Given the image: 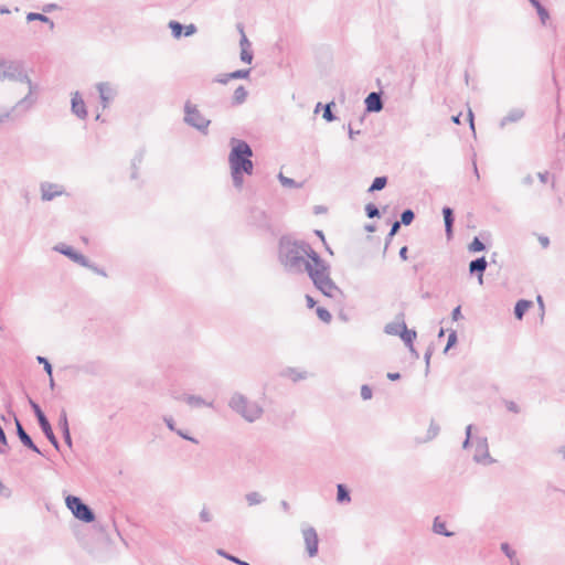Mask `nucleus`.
I'll use <instances>...</instances> for the list:
<instances>
[{
  "mask_svg": "<svg viewBox=\"0 0 565 565\" xmlns=\"http://www.w3.org/2000/svg\"><path fill=\"white\" fill-rule=\"evenodd\" d=\"M312 247L303 241H289L281 238L279 245V260L290 274H301L311 263Z\"/></svg>",
  "mask_w": 565,
  "mask_h": 565,
  "instance_id": "1",
  "label": "nucleus"
},
{
  "mask_svg": "<svg viewBox=\"0 0 565 565\" xmlns=\"http://www.w3.org/2000/svg\"><path fill=\"white\" fill-rule=\"evenodd\" d=\"M311 263L305 271L308 273L315 287L324 296L334 298L342 295V290L334 284L330 277V266L320 257L317 252H312Z\"/></svg>",
  "mask_w": 565,
  "mask_h": 565,
  "instance_id": "2",
  "label": "nucleus"
},
{
  "mask_svg": "<svg viewBox=\"0 0 565 565\" xmlns=\"http://www.w3.org/2000/svg\"><path fill=\"white\" fill-rule=\"evenodd\" d=\"M231 146L232 149L228 156L231 170H235V173L243 171L250 175L254 170L252 147L245 140L236 138L231 139Z\"/></svg>",
  "mask_w": 565,
  "mask_h": 565,
  "instance_id": "3",
  "label": "nucleus"
},
{
  "mask_svg": "<svg viewBox=\"0 0 565 565\" xmlns=\"http://www.w3.org/2000/svg\"><path fill=\"white\" fill-rule=\"evenodd\" d=\"M228 407L248 423L256 422L264 413L258 403L249 401L245 395L237 392L231 396Z\"/></svg>",
  "mask_w": 565,
  "mask_h": 565,
  "instance_id": "4",
  "label": "nucleus"
},
{
  "mask_svg": "<svg viewBox=\"0 0 565 565\" xmlns=\"http://www.w3.org/2000/svg\"><path fill=\"white\" fill-rule=\"evenodd\" d=\"M19 83L28 85V94L13 106V117H23L38 102L36 93L39 92V85L32 82L28 71L25 72V78H22Z\"/></svg>",
  "mask_w": 565,
  "mask_h": 565,
  "instance_id": "5",
  "label": "nucleus"
},
{
  "mask_svg": "<svg viewBox=\"0 0 565 565\" xmlns=\"http://www.w3.org/2000/svg\"><path fill=\"white\" fill-rule=\"evenodd\" d=\"M183 121L203 135H207L209 132L211 120L203 116L198 106L192 104L190 100L184 104Z\"/></svg>",
  "mask_w": 565,
  "mask_h": 565,
  "instance_id": "6",
  "label": "nucleus"
},
{
  "mask_svg": "<svg viewBox=\"0 0 565 565\" xmlns=\"http://www.w3.org/2000/svg\"><path fill=\"white\" fill-rule=\"evenodd\" d=\"M25 64L21 60L0 58V81L20 82L25 78Z\"/></svg>",
  "mask_w": 565,
  "mask_h": 565,
  "instance_id": "7",
  "label": "nucleus"
},
{
  "mask_svg": "<svg viewBox=\"0 0 565 565\" xmlns=\"http://www.w3.org/2000/svg\"><path fill=\"white\" fill-rule=\"evenodd\" d=\"M65 504L77 520L85 523H90L95 520L94 511L81 498L70 494L65 498Z\"/></svg>",
  "mask_w": 565,
  "mask_h": 565,
  "instance_id": "8",
  "label": "nucleus"
},
{
  "mask_svg": "<svg viewBox=\"0 0 565 565\" xmlns=\"http://www.w3.org/2000/svg\"><path fill=\"white\" fill-rule=\"evenodd\" d=\"M28 401H29V404H30L36 419H38L39 426L41 427L43 434L49 439V441L52 444V446L56 450H60V443H58L56 436L54 435L51 424H50L49 419L46 418L45 414L43 413V411L41 409L40 405L36 402H34L31 397H28Z\"/></svg>",
  "mask_w": 565,
  "mask_h": 565,
  "instance_id": "9",
  "label": "nucleus"
},
{
  "mask_svg": "<svg viewBox=\"0 0 565 565\" xmlns=\"http://www.w3.org/2000/svg\"><path fill=\"white\" fill-rule=\"evenodd\" d=\"M476 450L473 455V459L476 462L490 465L494 462L489 452L488 440L486 437H478L475 440Z\"/></svg>",
  "mask_w": 565,
  "mask_h": 565,
  "instance_id": "10",
  "label": "nucleus"
},
{
  "mask_svg": "<svg viewBox=\"0 0 565 565\" xmlns=\"http://www.w3.org/2000/svg\"><path fill=\"white\" fill-rule=\"evenodd\" d=\"M302 536L306 544V550L310 557H313L318 554V545L319 539L317 531L312 526H307L302 529Z\"/></svg>",
  "mask_w": 565,
  "mask_h": 565,
  "instance_id": "11",
  "label": "nucleus"
},
{
  "mask_svg": "<svg viewBox=\"0 0 565 565\" xmlns=\"http://www.w3.org/2000/svg\"><path fill=\"white\" fill-rule=\"evenodd\" d=\"M96 89L99 93L103 108H107L110 102L116 97L117 89L108 82H100L96 84Z\"/></svg>",
  "mask_w": 565,
  "mask_h": 565,
  "instance_id": "12",
  "label": "nucleus"
},
{
  "mask_svg": "<svg viewBox=\"0 0 565 565\" xmlns=\"http://www.w3.org/2000/svg\"><path fill=\"white\" fill-rule=\"evenodd\" d=\"M14 424H15L17 435H18L20 441L22 443V445L39 455H43L42 451L40 450V448L33 443L30 435L24 430L18 416H14Z\"/></svg>",
  "mask_w": 565,
  "mask_h": 565,
  "instance_id": "13",
  "label": "nucleus"
},
{
  "mask_svg": "<svg viewBox=\"0 0 565 565\" xmlns=\"http://www.w3.org/2000/svg\"><path fill=\"white\" fill-rule=\"evenodd\" d=\"M54 249L65 256H67L70 259L75 262L76 264L81 266H88V258L85 257L83 254L76 252L73 247L60 244L54 247Z\"/></svg>",
  "mask_w": 565,
  "mask_h": 565,
  "instance_id": "14",
  "label": "nucleus"
},
{
  "mask_svg": "<svg viewBox=\"0 0 565 565\" xmlns=\"http://www.w3.org/2000/svg\"><path fill=\"white\" fill-rule=\"evenodd\" d=\"M41 190V199L43 201H52L56 196H60L64 193V189L62 185L51 182H42L40 185Z\"/></svg>",
  "mask_w": 565,
  "mask_h": 565,
  "instance_id": "15",
  "label": "nucleus"
},
{
  "mask_svg": "<svg viewBox=\"0 0 565 565\" xmlns=\"http://www.w3.org/2000/svg\"><path fill=\"white\" fill-rule=\"evenodd\" d=\"M71 110L79 119H85L87 117L86 105L78 92L72 94Z\"/></svg>",
  "mask_w": 565,
  "mask_h": 565,
  "instance_id": "16",
  "label": "nucleus"
},
{
  "mask_svg": "<svg viewBox=\"0 0 565 565\" xmlns=\"http://www.w3.org/2000/svg\"><path fill=\"white\" fill-rule=\"evenodd\" d=\"M365 108L370 113H379L383 109V100L381 93L372 92L370 93L365 100Z\"/></svg>",
  "mask_w": 565,
  "mask_h": 565,
  "instance_id": "17",
  "label": "nucleus"
},
{
  "mask_svg": "<svg viewBox=\"0 0 565 565\" xmlns=\"http://www.w3.org/2000/svg\"><path fill=\"white\" fill-rule=\"evenodd\" d=\"M488 263L486 260V257H478L470 262L469 264V273L470 275H477L479 282H483V274L487 269Z\"/></svg>",
  "mask_w": 565,
  "mask_h": 565,
  "instance_id": "18",
  "label": "nucleus"
},
{
  "mask_svg": "<svg viewBox=\"0 0 565 565\" xmlns=\"http://www.w3.org/2000/svg\"><path fill=\"white\" fill-rule=\"evenodd\" d=\"M443 215H444V222H445V232L446 236L448 238H451L452 236V228H454V222H455V215L454 210L449 206L443 207Z\"/></svg>",
  "mask_w": 565,
  "mask_h": 565,
  "instance_id": "19",
  "label": "nucleus"
},
{
  "mask_svg": "<svg viewBox=\"0 0 565 565\" xmlns=\"http://www.w3.org/2000/svg\"><path fill=\"white\" fill-rule=\"evenodd\" d=\"M403 330L399 334L401 339L404 341L406 345H408L411 352L416 353L413 341L416 339V331L415 330H408L405 322H403Z\"/></svg>",
  "mask_w": 565,
  "mask_h": 565,
  "instance_id": "20",
  "label": "nucleus"
},
{
  "mask_svg": "<svg viewBox=\"0 0 565 565\" xmlns=\"http://www.w3.org/2000/svg\"><path fill=\"white\" fill-rule=\"evenodd\" d=\"M433 532L438 534V535H444V536H447V537H451L455 535L454 532H450L446 529V522L441 520L440 516H436L434 519V523H433Z\"/></svg>",
  "mask_w": 565,
  "mask_h": 565,
  "instance_id": "21",
  "label": "nucleus"
},
{
  "mask_svg": "<svg viewBox=\"0 0 565 565\" xmlns=\"http://www.w3.org/2000/svg\"><path fill=\"white\" fill-rule=\"evenodd\" d=\"M523 116H524V111L522 109H519V108L512 109L509 111V114L507 116H504L501 119L500 126L504 127L505 125H508L510 122H516L521 118H523Z\"/></svg>",
  "mask_w": 565,
  "mask_h": 565,
  "instance_id": "22",
  "label": "nucleus"
},
{
  "mask_svg": "<svg viewBox=\"0 0 565 565\" xmlns=\"http://www.w3.org/2000/svg\"><path fill=\"white\" fill-rule=\"evenodd\" d=\"M183 399L191 407L213 406L212 402H206L205 399L198 395H184Z\"/></svg>",
  "mask_w": 565,
  "mask_h": 565,
  "instance_id": "23",
  "label": "nucleus"
},
{
  "mask_svg": "<svg viewBox=\"0 0 565 565\" xmlns=\"http://www.w3.org/2000/svg\"><path fill=\"white\" fill-rule=\"evenodd\" d=\"M531 300L521 299L519 300L514 306V316L518 320H521L525 312L529 310V308L532 307Z\"/></svg>",
  "mask_w": 565,
  "mask_h": 565,
  "instance_id": "24",
  "label": "nucleus"
},
{
  "mask_svg": "<svg viewBox=\"0 0 565 565\" xmlns=\"http://www.w3.org/2000/svg\"><path fill=\"white\" fill-rule=\"evenodd\" d=\"M337 501L338 503L342 504V503H349L351 501V495H350V491L349 489L342 484V483H339L337 486Z\"/></svg>",
  "mask_w": 565,
  "mask_h": 565,
  "instance_id": "25",
  "label": "nucleus"
},
{
  "mask_svg": "<svg viewBox=\"0 0 565 565\" xmlns=\"http://www.w3.org/2000/svg\"><path fill=\"white\" fill-rule=\"evenodd\" d=\"M245 500L249 507H254L265 502V497L258 491H250L245 494Z\"/></svg>",
  "mask_w": 565,
  "mask_h": 565,
  "instance_id": "26",
  "label": "nucleus"
},
{
  "mask_svg": "<svg viewBox=\"0 0 565 565\" xmlns=\"http://www.w3.org/2000/svg\"><path fill=\"white\" fill-rule=\"evenodd\" d=\"M26 20L29 22L41 21V22L47 23L51 30L54 29V22L49 17H46L42 13L30 12L26 15Z\"/></svg>",
  "mask_w": 565,
  "mask_h": 565,
  "instance_id": "27",
  "label": "nucleus"
},
{
  "mask_svg": "<svg viewBox=\"0 0 565 565\" xmlns=\"http://www.w3.org/2000/svg\"><path fill=\"white\" fill-rule=\"evenodd\" d=\"M247 90L245 89L244 86H238L235 90H234V94H233V104L234 105H241L243 104L246 98H247Z\"/></svg>",
  "mask_w": 565,
  "mask_h": 565,
  "instance_id": "28",
  "label": "nucleus"
},
{
  "mask_svg": "<svg viewBox=\"0 0 565 565\" xmlns=\"http://www.w3.org/2000/svg\"><path fill=\"white\" fill-rule=\"evenodd\" d=\"M387 184V178L386 177H376L372 184L370 185L367 192L372 193L375 191L383 190Z\"/></svg>",
  "mask_w": 565,
  "mask_h": 565,
  "instance_id": "29",
  "label": "nucleus"
},
{
  "mask_svg": "<svg viewBox=\"0 0 565 565\" xmlns=\"http://www.w3.org/2000/svg\"><path fill=\"white\" fill-rule=\"evenodd\" d=\"M415 218V213L411 209H406L401 214V220L398 222H402V225L408 226L413 223Z\"/></svg>",
  "mask_w": 565,
  "mask_h": 565,
  "instance_id": "30",
  "label": "nucleus"
},
{
  "mask_svg": "<svg viewBox=\"0 0 565 565\" xmlns=\"http://www.w3.org/2000/svg\"><path fill=\"white\" fill-rule=\"evenodd\" d=\"M169 28L171 30L172 35L175 39H179L184 31V26L180 22L174 21V20L169 22Z\"/></svg>",
  "mask_w": 565,
  "mask_h": 565,
  "instance_id": "31",
  "label": "nucleus"
},
{
  "mask_svg": "<svg viewBox=\"0 0 565 565\" xmlns=\"http://www.w3.org/2000/svg\"><path fill=\"white\" fill-rule=\"evenodd\" d=\"M535 9H536V12L540 17V20L543 24L546 23V21L550 19V13L541 4L540 1L535 2V4H532Z\"/></svg>",
  "mask_w": 565,
  "mask_h": 565,
  "instance_id": "32",
  "label": "nucleus"
},
{
  "mask_svg": "<svg viewBox=\"0 0 565 565\" xmlns=\"http://www.w3.org/2000/svg\"><path fill=\"white\" fill-rule=\"evenodd\" d=\"M334 106H335L334 102H330V103L326 104L324 107H323V115H322V117L328 122H331V121L335 120V118H337L334 116L333 111H332V107H334Z\"/></svg>",
  "mask_w": 565,
  "mask_h": 565,
  "instance_id": "33",
  "label": "nucleus"
},
{
  "mask_svg": "<svg viewBox=\"0 0 565 565\" xmlns=\"http://www.w3.org/2000/svg\"><path fill=\"white\" fill-rule=\"evenodd\" d=\"M278 179L285 188H300L301 184L296 182L294 179L284 175L281 172L278 174Z\"/></svg>",
  "mask_w": 565,
  "mask_h": 565,
  "instance_id": "34",
  "label": "nucleus"
},
{
  "mask_svg": "<svg viewBox=\"0 0 565 565\" xmlns=\"http://www.w3.org/2000/svg\"><path fill=\"white\" fill-rule=\"evenodd\" d=\"M216 553H217L220 556H222V557H224V558H226V559H228V561H231V562H233V563H235V564H238V565H250V564H248L247 562H245V561H241V559H239V558H237L236 556L228 554L226 551H224V550H222V548H218V550L216 551Z\"/></svg>",
  "mask_w": 565,
  "mask_h": 565,
  "instance_id": "35",
  "label": "nucleus"
},
{
  "mask_svg": "<svg viewBox=\"0 0 565 565\" xmlns=\"http://www.w3.org/2000/svg\"><path fill=\"white\" fill-rule=\"evenodd\" d=\"M403 322L402 323H387L384 328L385 333L392 334V335H399L403 330Z\"/></svg>",
  "mask_w": 565,
  "mask_h": 565,
  "instance_id": "36",
  "label": "nucleus"
},
{
  "mask_svg": "<svg viewBox=\"0 0 565 565\" xmlns=\"http://www.w3.org/2000/svg\"><path fill=\"white\" fill-rule=\"evenodd\" d=\"M468 249L472 253L483 252L486 249V245L478 237H475L469 244Z\"/></svg>",
  "mask_w": 565,
  "mask_h": 565,
  "instance_id": "37",
  "label": "nucleus"
},
{
  "mask_svg": "<svg viewBox=\"0 0 565 565\" xmlns=\"http://www.w3.org/2000/svg\"><path fill=\"white\" fill-rule=\"evenodd\" d=\"M18 118L19 117H13V107L11 109L0 107V125L7 120H10V119L14 120Z\"/></svg>",
  "mask_w": 565,
  "mask_h": 565,
  "instance_id": "38",
  "label": "nucleus"
},
{
  "mask_svg": "<svg viewBox=\"0 0 565 565\" xmlns=\"http://www.w3.org/2000/svg\"><path fill=\"white\" fill-rule=\"evenodd\" d=\"M365 214L369 218L380 217V210L373 203H367L365 205Z\"/></svg>",
  "mask_w": 565,
  "mask_h": 565,
  "instance_id": "39",
  "label": "nucleus"
},
{
  "mask_svg": "<svg viewBox=\"0 0 565 565\" xmlns=\"http://www.w3.org/2000/svg\"><path fill=\"white\" fill-rule=\"evenodd\" d=\"M245 172L243 171H238V173H235V170H231V174H232V179H233V184L236 189H241L243 186V174Z\"/></svg>",
  "mask_w": 565,
  "mask_h": 565,
  "instance_id": "40",
  "label": "nucleus"
},
{
  "mask_svg": "<svg viewBox=\"0 0 565 565\" xmlns=\"http://www.w3.org/2000/svg\"><path fill=\"white\" fill-rule=\"evenodd\" d=\"M253 217L259 222V226H267V216L264 211L262 210H253L252 212Z\"/></svg>",
  "mask_w": 565,
  "mask_h": 565,
  "instance_id": "41",
  "label": "nucleus"
},
{
  "mask_svg": "<svg viewBox=\"0 0 565 565\" xmlns=\"http://www.w3.org/2000/svg\"><path fill=\"white\" fill-rule=\"evenodd\" d=\"M317 316L319 317L320 320H322L326 323H329L332 319L331 313L323 307L317 308Z\"/></svg>",
  "mask_w": 565,
  "mask_h": 565,
  "instance_id": "42",
  "label": "nucleus"
},
{
  "mask_svg": "<svg viewBox=\"0 0 565 565\" xmlns=\"http://www.w3.org/2000/svg\"><path fill=\"white\" fill-rule=\"evenodd\" d=\"M36 360L40 364H43L44 371L47 373V375L50 377H52L53 367H52V364L50 363V361L46 358L41 356V355L36 356Z\"/></svg>",
  "mask_w": 565,
  "mask_h": 565,
  "instance_id": "43",
  "label": "nucleus"
},
{
  "mask_svg": "<svg viewBox=\"0 0 565 565\" xmlns=\"http://www.w3.org/2000/svg\"><path fill=\"white\" fill-rule=\"evenodd\" d=\"M249 73L250 70H237L227 74V77H231L232 79L246 78L248 77Z\"/></svg>",
  "mask_w": 565,
  "mask_h": 565,
  "instance_id": "44",
  "label": "nucleus"
},
{
  "mask_svg": "<svg viewBox=\"0 0 565 565\" xmlns=\"http://www.w3.org/2000/svg\"><path fill=\"white\" fill-rule=\"evenodd\" d=\"M199 518H200V521L203 522V523H209L212 521L213 519V515L212 513L209 511V509L204 505L202 508V510L200 511V514H199Z\"/></svg>",
  "mask_w": 565,
  "mask_h": 565,
  "instance_id": "45",
  "label": "nucleus"
},
{
  "mask_svg": "<svg viewBox=\"0 0 565 565\" xmlns=\"http://www.w3.org/2000/svg\"><path fill=\"white\" fill-rule=\"evenodd\" d=\"M8 446L9 445H8L7 436H6L2 427L0 426V454H6Z\"/></svg>",
  "mask_w": 565,
  "mask_h": 565,
  "instance_id": "46",
  "label": "nucleus"
},
{
  "mask_svg": "<svg viewBox=\"0 0 565 565\" xmlns=\"http://www.w3.org/2000/svg\"><path fill=\"white\" fill-rule=\"evenodd\" d=\"M241 60L244 63L250 64L253 61V52L250 49H243L241 50Z\"/></svg>",
  "mask_w": 565,
  "mask_h": 565,
  "instance_id": "47",
  "label": "nucleus"
},
{
  "mask_svg": "<svg viewBox=\"0 0 565 565\" xmlns=\"http://www.w3.org/2000/svg\"><path fill=\"white\" fill-rule=\"evenodd\" d=\"M457 342V332L451 331L448 335L447 344L445 347L444 352L446 353L450 348H452Z\"/></svg>",
  "mask_w": 565,
  "mask_h": 565,
  "instance_id": "48",
  "label": "nucleus"
},
{
  "mask_svg": "<svg viewBox=\"0 0 565 565\" xmlns=\"http://www.w3.org/2000/svg\"><path fill=\"white\" fill-rule=\"evenodd\" d=\"M58 426L61 428V431H64V429L70 430L68 420L65 412H62L60 416Z\"/></svg>",
  "mask_w": 565,
  "mask_h": 565,
  "instance_id": "49",
  "label": "nucleus"
},
{
  "mask_svg": "<svg viewBox=\"0 0 565 565\" xmlns=\"http://www.w3.org/2000/svg\"><path fill=\"white\" fill-rule=\"evenodd\" d=\"M4 406H6V409H7V414L14 419V416H17V414L12 409V398H11V396H7V398H4Z\"/></svg>",
  "mask_w": 565,
  "mask_h": 565,
  "instance_id": "50",
  "label": "nucleus"
},
{
  "mask_svg": "<svg viewBox=\"0 0 565 565\" xmlns=\"http://www.w3.org/2000/svg\"><path fill=\"white\" fill-rule=\"evenodd\" d=\"M501 551L509 557L510 559L514 558L515 551L511 548V546L508 543L501 544Z\"/></svg>",
  "mask_w": 565,
  "mask_h": 565,
  "instance_id": "51",
  "label": "nucleus"
},
{
  "mask_svg": "<svg viewBox=\"0 0 565 565\" xmlns=\"http://www.w3.org/2000/svg\"><path fill=\"white\" fill-rule=\"evenodd\" d=\"M85 267L90 269L92 271H94L97 275L106 276V271L103 268L98 267L97 265L93 264L89 259H88V266H85Z\"/></svg>",
  "mask_w": 565,
  "mask_h": 565,
  "instance_id": "52",
  "label": "nucleus"
},
{
  "mask_svg": "<svg viewBox=\"0 0 565 565\" xmlns=\"http://www.w3.org/2000/svg\"><path fill=\"white\" fill-rule=\"evenodd\" d=\"M142 162V153H138L134 160H132V168H134V172L131 173V178L132 179H136L137 178V172H136V169H137V166L140 164Z\"/></svg>",
  "mask_w": 565,
  "mask_h": 565,
  "instance_id": "53",
  "label": "nucleus"
},
{
  "mask_svg": "<svg viewBox=\"0 0 565 565\" xmlns=\"http://www.w3.org/2000/svg\"><path fill=\"white\" fill-rule=\"evenodd\" d=\"M361 397L364 399V401H367L370 398H372V390L369 385H362L361 387Z\"/></svg>",
  "mask_w": 565,
  "mask_h": 565,
  "instance_id": "54",
  "label": "nucleus"
},
{
  "mask_svg": "<svg viewBox=\"0 0 565 565\" xmlns=\"http://www.w3.org/2000/svg\"><path fill=\"white\" fill-rule=\"evenodd\" d=\"M439 433V426L437 424H435L434 422H431L430 426H429V429H428V438L431 439L434 437H436Z\"/></svg>",
  "mask_w": 565,
  "mask_h": 565,
  "instance_id": "55",
  "label": "nucleus"
},
{
  "mask_svg": "<svg viewBox=\"0 0 565 565\" xmlns=\"http://www.w3.org/2000/svg\"><path fill=\"white\" fill-rule=\"evenodd\" d=\"M174 433H177L181 438L185 439V440H189L191 443H194V444H198V439H195L194 437H191L188 433L181 430V429H177Z\"/></svg>",
  "mask_w": 565,
  "mask_h": 565,
  "instance_id": "56",
  "label": "nucleus"
},
{
  "mask_svg": "<svg viewBox=\"0 0 565 565\" xmlns=\"http://www.w3.org/2000/svg\"><path fill=\"white\" fill-rule=\"evenodd\" d=\"M163 422L166 423L167 427L171 430V431H175L177 428H175V422L174 419L171 417V416H164L163 417Z\"/></svg>",
  "mask_w": 565,
  "mask_h": 565,
  "instance_id": "57",
  "label": "nucleus"
},
{
  "mask_svg": "<svg viewBox=\"0 0 565 565\" xmlns=\"http://www.w3.org/2000/svg\"><path fill=\"white\" fill-rule=\"evenodd\" d=\"M196 31H198L196 26L191 23V24L184 26L183 34H184V36H191L194 33H196Z\"/></svg>",
  "mask_w": 565,
  "mask_h": 565,
  "instance_id": "58",
  "label": "nucleus"
},
{
  "mask_svg": "<svg viewBox=\"0 0 565 565\" xmlns=\"http://www.w3.org/2000/svg\"><path fill=\"white\" fill-rule=\"evenodd\" d=\"M505 406L508 408L509 412H512V413H520V407L518 406L516 403L512 402V401H509L505 403Z\"/></svg>",
  "mask_w": 565,
  "mask_h": 565,
  "instance_id": "59",
  "label": "nucleus"
},
{
  "mask_svg": "<svg viewBox=\"0 0 565 565\" xmlns=\"http://www.w3.org/2000/svg\"><path fill=\"white\" fill-rule=\"evenodd\" d=\"M241 50L243 49H250L252 43L247 39L246 34H243V36L239 40Z\"/></svg>",
  "mask_w": 565,
  "mask_h": 565,
  "instance_id": "60",
  "label": "nucleus"
},
{
  "mask_svg": "<svg viewBox=\"0 0 565 565\" xmlns=\"http://www.w3.org/2000/svg\"><path fill=\"white\" fill-rule=\"evenodd\" d=\"M62 436H63V439H64L65 444L71 448L72 445H73L72 437H71V431L64 429V431H62Z\"/></svg>",
  "mask_w": 565,
  "mask_h": 565,
  "instance_id": "61",
  "label": "nucleus"
},
{
  "mask_svg": "<svg viewBox=\"0 0 565 565\" xmlns=\"http://www.w3.org/2000/svg\"><path fill=\"white\" fill-rule=\"evenodd\" d=\"M401 225H402V222L395 221L392 224V227H391V231H390V236H395L398 233V231L401 228Z\"/></svg>",
  "mask_w": 565,
  "mask_h": 565,
  "instance_id": "62",
  "label": "nucleus"
},
{
  "mask_svg": "<svg viewBox=\"0 0 565 565\" xmlns=\"http://www.w3.org/2000/svg\"><path fill=\"white\" fill-rule=\"evenodd\" d=\"M537 239L543 248H547L550 246V238L545 235H539Z\"/></svg>",
  "mask_w": 565,
  "mask_h": 565,
  "instance_id": "63",
  "label": "nucleus"
},
{
  "mask_svg": "<svg viewBox=\"0 0 565 565\" xmlns=\"http://www.w3.org/2000/svg\"><path fill=\"white\" fill-rule=\"evenodd\" d=\"M451 318L452 320L457 321L459 320L460 318H462V315H461V307L460 306H457L452 312H451Z\"/></svg>",
  "mask_w": 565,
  "mask_h": 565,
  "instance_id": "64",
  "label": "nucleus"
}]
</instances>
